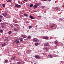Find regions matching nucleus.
<instances>
[{"label": "nucleus", "instance_id": "obj_1", "mask_svg": "<svg viewBox=\"0 0 64 64\" xmlns=\"http://www.w3.org/2000/svg\"><path fill=\"white\" fill-rule=\"evenodd\" d=\"M14 6L17 8H20V7H21V6L19 5L18 4H16Z\"/></svg>", "mask_w": 64, "mask_h": 64}, {"label": "nucleus", "instance_id": "obj_2", "mask_svg": "<svg viewBox=\"0 0 64 64\" xmlns=\"http://www.w3.org/2000/svg\"><path fill=\"white\" fill-rule=\"evenodd\" d=\"M49 44L48 43H46L44 44V46H45V47H46L47 46H48Z\"/></svg>", "mask_w": 64, "mask_h": 64}, {"label": "nucleus", "instance_id": "obj_3", "mask_svg": "<svg viewBox=\"0 0 64 64\" xmlns=\"http://www.w3.org/2000/svg\"><path fill=\"white\" fill-rule=\"evenodd\" d=\"M2 15L4 16V17H6V16H7L8 15L6 13H4V14H2Z\"/></svg>", "mask_w": 64, "mask_h": 64}, {"label": "nucleus", "instance_id": "obj_4", "mask_svg": "<svg viewBox=\"0 0 64 64\" xmlns=\"http://www.w3.org/2000/svg\"><path fill=\"white\" fill-rule=\"evenodd\" d=\"M33 41L34 42H38V41H37V40L35 38L33 39Z\"/></svg>", "mask_w": 64, "mask_h": 64}, {"label": "nucleus", "instance_id": "obj_5", "mask_svg": "<svg viewBox=\"0 0 64 64\" xmlns=\"http://www.w3.org/2000/svg\"><path fill=\"white\" fill-rule=\"evenodd\" d=\"M35 46H38L40 45V43L38 42H37L35 43Z\"/></svg>", "mask_w": 64, "mask_h": 64}, {"label": "nucleus", "instance_id": "obj_6", "mask_svg": "<svg viewBox=\"0 0 64 64\" xmlns=\"http://www.w3.org/2000/svg\"><path fill=\"white\" fill-rule=\"evenodd\" d=\"M34 57H35V58H36V59H40V57L38 56H34Z\"/></svg>", "mask_w": 64, "mask_h": 64}, {"label": "nucleus", "instance_id": "obj_7", "mask_svg": "<svg viewBox=\"0 0 64 64\" xmlns=\"http://www.w3.org/2000/svg\"><path fill=\"white\" fill-rule=\"evenodd\" d=\"M30 18H31L32 19H35V18L33 17V16H30Z\"/></svg>", "mask_w": 64, "mask_h": 64}, {"label": "nucleus", "instance_id": "obj_8", "mask_svg": "<svg viewBox=\"0 0 64 64\" xmlns=\"http://www.w3.org/2000/svg\"><path fill=\"white\" fill-rule=\"evenodd\" d=\"M20 42H23V40H22V38H20Z\"/></svg>", "mask_w": 64, "mask_h": 64}, {"label": "nucleus", "instance_id": "obj_9", "mask_svg": "<svg viewBox=\"0 0 64 64\" xmlns=\"http://www.w3.org/2000/svg\"><path fill=\"white\" fill-rule=\"evenodd\" d=\"M12 1V0H8V1H7L8 3H10V2H11Z\"/></svg>", "mask_w": 64, "mask_h": 64}, {"label": "nucleus", "instance_id": "obj_10", "mask_svg": "<svg viewBox=\"0 0 64 64\" xmlns=\"http://www.w3.org/2000/svg\"><path fill=\"white\" fill-rule=\"evenodd\" d=\"M6 44H2V47L3 46H6Z\"/></svg>", "mask_w": 64, "mask_h": 64}, {"label": "nucleus", "instance_id": "obj_11", "mask_svg": "<svg viewBox=\"0 0 64 64\" xmlns=\"http://www.w3.org/2000/svg\"><path fill=\"white\" fill-rule=\"evenodd\" d=\"M34 7V9H35V8H38V6L36 5H35Z\"/></svg>", "mask_w": 64, "mask_h": 64}, {"label": "nucleus", "instance_id": "obj_12", "mask_svg": "<svg viewBox=\"0 0 64 64\" xmlns=\"http://www.w3.org/2000/svg\"><path fill=\"white\" fill-rule=\"evenodd\" d=\"M11 60H15V58L14 57H12V58Z\"/></svg>", "mask_w": 64, "mask_h": 64}, {"label": "nucleus", "instance_id": "obj_13", "mask_svg": "<svg viewBox=\"0 0 64 64\" xmlns=\"http://www.w3.org/2000/svg\"><path fill=\"white\" fill-rule=\"evenodd\" d=\"M10 26H11V27L12 28H14V26H13V25H12V24H11L10 25Z\"/></svg>", "mask_w": 64, "mask_h": 64}, {"label": "nucleus", "instance_id": "obj_14", "mask_svg": "<svg viewBox=\"0 0 64 64\" xmlns=\"http://www.w3.org/2000/svg\"><path fill=\"white\" fill-rule=\"evenodd\" d=\"M31 38V37L30 36H28V39H30Z\"/></svg>", "mask_w": 64, "mask_h": 64}, {"label": "nucleus", "instance_id": "obj_15", "mask_svg": "<svg viewBox=\"0 0 64 64\" xmlns=\"http://www.w3.org/2000/svg\"><path fill=\"white\" fill-rule=\"evenodd\" d=\"M22 37L23 38H26V36H24L23 35H22Z\"/></svg>", "mask_w": 64, "mask_h": 64}, {"label": "nucleus", "instance_id": "obj_16", "mask_svg": "<svg viewBox=\"0 0 64 64\" xmlns=\"http://www.w3.org/2000/svg\"><path fill=\"white\" fill-rule=\"evenodd\" d=\"M48 38L47 36H46L45 38H44V39H48Z\"/></svg>", "mask_w": 64, "mask_h": 64}, {"label": "nucleus", "instance_id": "obj_17", "mask_svg": "<svg viewBox=\"0 0 64 64\" xmlns=\"http://www.w3.org/2000/svg\"><path fill=\"white\" fill-rule=\"evenodd\" d=\"M24 15L25 16H26V17H28V15L26 14H24Z\"/></svg>", "mask_w": 64, "mask_h": 64}, {"label": "nucleus", "instance_id": "obj_18", "mask_svg": "<svg viewBox=\"0 0 64 64\" xmlns=\"http://www.w3.org/2000/svg\"><path fill=\"white\" fill-rule=\"evenodd\" d=\"M0 32H1L2 33L3 32V31L2 30H0Z\"/></svg>", "mask_w": 64, "mask_h": 64}, {"label": "nucleus", "instance_id": "obj_19", "mask_svg": "<svg viewBox=\"0 0 64 64\" xmlns=\"http://www.w3.org/2000/svg\"><path fill=\"white\" fill-rule=\"evenodd\" d=\"M20 42L19 41H18L16 42V44H19Z\"/></svg>", "mask_w": 64, "mask_h": 64}, {"label": "nucleus", "instance_id": "obj_20", "mask_svg": "<svg viewBox=\"0 0 64 64\" xmlns=\"http://www.w3.org/2000/svg\"><path fill=\"white\" fill-rule=\"evenodd\" d=\"M55 44H58V42H56V41L54 42Z\"/></svg>", "mask_w": 64, "mask_h": 64}, {"label": "nucleus", "instance_id": "obj_21", "mask_svg": "<svg viewBox=\"0 0 64 64\" xmlns=\"http://www.w3.org/2000/svg\"><path fill=\"white\" fill-rule=\"evenodd\" d=\"M33 4H31V5L30 6V7H31V8L32 7H33Z\"/></svg>", "mask_w": 64, "mask_h": 64}, {"label": "nucleus", "instance_id": "obj_22", "mask_svg": "<svg viewBox=\"0 0 64 64\" xmlns=\"http://www.w3.org/2000/svg\"><path fill=\"white\" fill-rule=\"evenodd\" d=\"M8 33V34H11V33H12V32H11V31H9Z\"/></svg>", "mask_w": 64, "mask_h": 64}, {"label": "nucleus", "instance_id": "obj_23", "mask_svg": "<svg viewBox=\"0 0 64 64\" xmlns=\"http://www.w3.org/2000/svg\"><path fill=\"white\" fill-rule=\"evenodd\" d=\"M2 25H5V23H2Z\"/></svg>", "mask_w": 64, "mask_h": 64}, {"label": "nucleus", "instance_id": "obj_24", "mask_svg": "<svg viewBox=\"0 0 64 64\" xmlns=\"http://www.w3.org/2000/svg\"><path fill=\"white\" fill-rule=\"evenodd\" d=\"M6 40H8V37H6Z\"/></svg>", "mask_w": 64, "mask_h": 64}, {"label": "nucleus", "instance_id": "obj_25", "mask_svg": "<svg viewBox=\"0 0 64 64\" xmlns=\"http://www.w3.org/2000/svg\"><path fill=\"white\" fill-rule=\"evenodd\" d=\"M14 23H17V22L16 21L14 20Z\"/></svg>", "mask_w": 64, "mask_h": 64}, {"label": "nucleus", "instance_id": "obj_26", "mask_svg": "<svg viewBox=\"0 0 64 64\" xmlns=\"http://www.w3.org/2000/svg\"><path fill=\"white\" fill-rule=\"evenodd\" d=\"M48 56H49L50 58H52V56H51V55H49Z\"/></svg>", "mask_w": 64, "mask_h": 64}, {"label": "nucleus", "instance_id": "obj_27", "mask_svg": "<svg viewBox=\"0 0 64 64\" xmlns=\"http://www.w3.org/2000/svg\"><path fill=\"white\" fill-rule=\"evenodd\" d=\"M7 61L6 60H5L4 62H5L6 63H7Z\"/></svg>", "mask_w": 64, "mask_h": 64}, {"label": "nucleus", "instance_id": "obj_28", "mask_svg": "<svg viewBox=\"0 0 64 64\" xmlns=\"http://www.w3.org/2000/svg\"><path fill=\"white\" fill-rule=\"evenodd\" d=\"M14 30H15V31H17V30H16V28H14Z\"/></svg>", "mask_w": 64, "mask_h": 64}, {"label": "nucleus", "instance_id": "obj_29", "mask_svg": "<svg viewBox=\"0 0 64 64\" xmlns=\"http://www.w3.org/2000/svg\"><path fill=\"white\" fill-rule=\"evenodd\" d=\"M31 28H32V26H30L29 27V29H31Z\"/></svg>", "mask_w": 64, "mask_h": 64}, {"label": "nucleus", "instance_id": "obj_30", "mask_svg": "<svg viewBox=\"0 0 64 64\" xmlns=\"http://www.w3.org/2000/svg\"><path fill=\"white\" fill-rule=\"evenodd\" d=\"M18 64H21V62H18Z\"/></svg>", "mask_w": 64, "mask_h": 64}, {"label": "nucleus", "instance_id": "obj_31", "mask_svg": "<svg viewBox=\"0 0 64 64\" xmlns=\"http://www.w3.org/2000/svg\"><path fill=\"white\" fill-rule=\"evenodd\" d=\"M3 6L4 7H5V4H4L3 5Z\"/></svg>", "mask_w": 64, "mask_h": 64}, {"label": "nucleus", "instance_id": "obj_32", "mask_svg": "<svg viewBox=\"0 0 64 64\" xmlns=\"http://www.w3.org/2000/svg\"><path fill=\"white\" fill-rule=\"evenodd\" d=\"M59 20H60L61 21H62V20H62V18L59 19Z\"/></svg>", "mask_w": 64, "mask_h": 64}, {"label": "nucleus", "instance_id": "obj_33", "mask_svg": "<svg viewBox=\"0 0 64 64\" xmlns=\"http://www.w3.org/2000/svg\"><path fill=\"white\" fill-rule=\"evenodd\" d=\"M26 23H29V22H28L27 21H26Z\"/></svg>", "mask_w": 64, "mask_h": 64}, {"label": "nucleus", "instance_id": "obj_34", "mask_svg": "<svg viewBox=\"0 0 64 64\" xmlns=\"http://www.w3.org/2000/svg\"><path fill=\"white\" fill-rule=\"evenodd\" d=\"M18 26V24H16V25H15V26Z\"/></svg>", "mask_w": 64, "mask_h": 64}, {"label": "nucleus", "instance_id": "obj_35", "mask_svg": "<svg viewBox=\"0 0 64 64\" xmlns=\"http://www.w3.org/2000/svg\"><path fill=\"white\" fill-rule=\"evenodd\" d=\"M6 24H7V25H8L9 24L8 23L6 22Z\"/></svg>", "mask_w": 64, "mask_h": 64}, {"label": "nucleus", "instance_id": "obj_36", "mask_svg": "<svg viewBox=\"0 0 64 64\" xmlns=\"http://www.w3.org/2000/svg\"><path fill=\"white\" fill-rule=\"evenodd\" d=\"M20 4L21 5H23V3L22 2H21L20 3Z\"/></svg>", "mask_w": 64, "mask_h": 64}, {"label": "nucleus", "instance_id": "obj_37", "mask_svg": "<svg viewBox=\"0 0 64 64\" xmlns=\"http://www.w3.org/2000/svg\"><path fill=\"white\" fill-rule=\"evenodd\" d=\"M3 17V16H0V18H2Z\"/></svg>", "mask_w": 64, "mask_h": 64}, {"label": "nucleus", "instance_id": "obj_38", "mask_svg": "<svg viewBox=\"0 0 64 64\" xmlns=\"http://www.w3.org/2000/svg\"><path fill=\"white\" fill-rule=\"evenodd\" d=\"M2 28H3L4 27V26H2Z\"/></svg>", "mask_w": 64, "mask_h": 64}, {"label": "nucleus", "instance_id": "obj_39", "mask_svg": "<svg viewBox=\"0 0 64 64\" xmlns=\"http://www.w3.org/2000/svg\"><path fill=\"white\" fill-rule=\"evenodd\" d=\"M53 38L52 37H51L50 38V39H52Z\"/></svg>", "mask_w": 64, "mask_h": 64}, {"label": "nucleus", "instance_id": "obj_40", "mask_svg": "<svg viewBox=\"0 0 64 64\" xmlns=\"http://www.w3.org/2000/svg\"><path fill=\"white\" fill-rule=\"evenodd\" d=\"M46 51H48V49L47 48L46 49Z\"/></svg>", "mask_w": 64, "mask_h": 64}, {"label": "nucleus", "instance_id": "obj_41", "mask_svg": "<svg viewBox=\"0 0 64 64\" xmlns=\"http://www.w3.org/2000/svg\"><path fill=\"white\" fill-rule=\"evenodd\" d=\"M24 0V1H25V2H26V1H27V0Z\"/></svg>", "mask_w": 64, "mask_h": 64}, {"label": "nucleus", "instance_id": "obj_42", "mask_svg": "<svg viewBox=\"0 0 64 64\" xmlns=\"http://www.w3.org/2000/svg\"><path fill=\"white\" fill-rule=\"evenodd\" d=\"M51 28H53V26H51Z\"/></svg>", "mask_w": 64, "mask_h": 64}, {"label": "nucleus", "instance_id": "obj_43", "mask_svg": "<svg viewBox=\"0 0 64 64\" xmlns=\"http://www.w3.org/2000/svg\"><path fill=\"white\" fill-rule=\"evenodd\" d=\"M13 24L14 25V26H15L16 25V24Z\"/></svg>", "mask_w": 64, "mask_h": 64}, {"label": "nucleus", "instance_id": "obj_44", "mask_svg": "<svg viewBox=\"0 0 64 64\" xmlns=\"http://www.w3.org/2000/svg\"><path fill=\"white\" fill-rule=\"evenodd\" d=\"M17 28L18 29H19V28L18 27H17Z\"/></svg>", "mask_w": 64, "mask_h": 64}, {"label": "nucleus", "instance_id": "obj_45", "mask_svg": "<svg viewBox=\"0 0 64 64\" xmlns=\"http://www.w3.org/2000/svg\"><path fill=\"white\" fill-rule=\"evenodd\" d=\"M37 6H40V4H38L37 5Z\"/></svg>", "mask_w": 64, "mask_h": 64}, {"label": "nucleus", "instance_id": "obj_46", "mask_svg": "<svg viewBox=\"0 0 64 64\" xmlns=\"http://www.w3.org/2000/svg\"><path fill=\"white\" fill-rule=\"evenodd\" d=\"M1 21H2V20H1L0 19V22H1Z\"/></svg>", "mask_w": 64, "mask_h": 64}, {"label": "nucleus", "instance_id": "obj_47", "mask_svg": "<svg viewBox=\"0 0 64 64\" xmlns=\"http://www.w3.org/2000/svg\"><path fill=\"white\" fill-rule=\"evenodd\" d=\"M34 12H37V11H34Z\"/></svg>", "mask_w": 64, "mask_h": 64}, {"label": "nucleus", "instance_id": "obj_48", "mask_svg": "<svg viewBox=\"0 0 64 64\" xmlns=\"http://www.w3.org/2000/svg\"><path fill=\"white\" fill-rule=\"evenodd\" d=\"M28 51H30V52L31 51V50H28Z\"/></svg>", "mask_w": 64, "mask_h": 64}, {"label": "nucleus", "instance_id": "obj_49", "mask_svg": "<svg viewBox=\"0 0 64 64\" xmlns=\"http://www.w3.org/2000/svg\"><path fill=\"white\" fill-rule=\"evenodd\" d=\"M43 1H46V0H43Z\"/></svg>", "mask_w": 64, "mask_h": 64}, {"label": "nucleus", "instance_id": "obj_50", "mask_svg": "<svg viewBox=\"0 0 64 64\" xmlns=\"http://www.w3.org/2000/svg\"><path fill=\"white\" fill-rule=\"evenodd\" d=\"M37 4H37V3H36V5H37Z\"/></svg>", "mask_w": 64, "mask_h": 64}, {"label": "nucleus", "instance_id": "obj_51", "mask_svg": "<svg viewBox=\"0 0 64 64\" xmlns=\"http://www.w3.org/2000/svg\"><path fill=\"white\" fill-rule=\"evenodd\" d=\"M49 1H51V0H49Z\"/></svg>", "mask_w": 64, "mask_h": 64}, {"label": "nucleus", "instance_id": "obj_52", "mask_svg": "<svg viewBox=\"0 0 64 64\" xmlns=\"http://www.w3.org/2000/svg\"><path fill=\"white\" fill-rule=\"evenodd\" d=\"M57 8V9H58V8Z\"/></svg>", "mask_w": 64, "mask_h": 64}, {"label": "nucleus", "instance_id": "obj_53", "mask_svg": "<svg viewBox=\"0 0 64 64\" xmlns=\"http://www.w3.org/2000/svg\"><path fill=\"white\" fill-rule=\"evenodd\" d=\"M1 55H2L1 54V55H0V56H1Z\"/></svg>", "mask_w": 64, "mask_h": 64}, {"label": "nucleus", "instance_id": "obj_54", "mask_svg": "<svg viewBox=\"0 0 64 64\" xmlns=\"http://www.w3.org/2000/svg\"><path fill=\"white\" fill-rule=\"evenodd\" d=\"M56 10H57V9H56Z\"/></svg>", "mask_w": 64, "mask_h": 64}]
</instances>
